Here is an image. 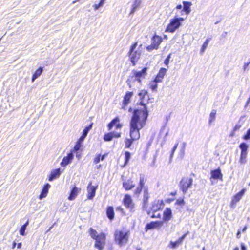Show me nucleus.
Listing matches in <instances>:
<instances>
[{"label":"nucleus","instance_id":"obj_64","mask_svg":"<svg viewBox=\"0 0 250 250\" xmlns=\"http://www.w3.org/2000/svg\"><path fill=\"white\" fill-rule=\"evenodd\" d=\"M227 34V32H224L222 34V36L223 37H225L226 36Z\"/></svg>","mask_w":250,"mask_h":250},{"label":"nucleus","instance_id":"obj_40","mask_svg":"<svg viewBox=\"0 0 250 250\" xmlns=\"http://www.w3.org/2000/svg\"><path fill=\"white\" fill-rule=\"evenodd\" d=\"M92 125H93V124L91 123L89 125L85 127L83 131L82 135L83 136H84L85 137H86L88 131L92 128Z\"/></svg>","mask_w":250,"mask_h":250},{"label":"nucleus","instance_id":"obj_34","mask_svg":"<svg viewBox=\"0 0 250 250\" xmlns=\"http://www.w3.org/2000/svg\"><path fill=\"white\" fill-rule=\"evenodd\" d=\"M29 221L27 220L26 222L23 224L21 228L20 229V234L21 236H24L25 235V231L26 229V227L28 225Z\"/></svg>","mask_w":250,"mask_h":250},{"label":"nucleus","instance_id":"obj_2","mask_svg":"<svg viewBox=\"0 0 250 250\" xmlns=\"http://www.w3.org/2000/svg\"><path fill=\"white\" fill-rule=\"evenodd\" d=\"M123 126V124L121 122L120 118L118 116L115 117L107 125V127L108 130H112L113 127L115 129L112 131L105 133L104 135V140L105 142H109L114 138H119L122 135L121 129Z\"/></svg>","mask_w":250,"mask_h":250},{"label":"nucleus","instance_id":"obj_8","mask_svg":"<svg viewBox=\"0 0 250 250\" xmlns=\"http://www.w3.org/2000/svg\"><path fill=\"white\" fill-rule=\"evenodd\" d=\"M122 203L130 211L133 212L134 211L135 204L130 195L128 194H125Z\"/></svg>","mask_w":250,"mask_h":250},{"label":"nucleus","instance_id":"obj_24","mask_svg":"<svg viewBox=\"0 0 250 250\" xmlns=\"http://www.w3.org/2000/svg\"><path fill=\"white\" fill-rule=\"evenodd\" d=\"M172 217V211L170 208H166L163 212V220L164 222L169 221Z\"/></svg>","mask_w":250,"mask_h":250},{"label":"nucleus","instance_id":"obj_59","mask_svg":"<svg viewBox=\"0 0 250 250\" xmlns=\"http://www.w3.org/2000/svg\"><path fill=\"white\" fill-rule=\"evenodd\" d=\"M166 125L167 123H165V125H163L162 128L160 130V134H161L162 132V130L165 128Z\"/></svg>","mask_w":250,"mask_h":250},{"label":"nucleus","instance_id":"obj_37","mask_svg":"<svg viewBox=\"0 0 250 250\" xmlns=\"http://www.w3.org/2000/svg\"><path fill=\"white\" fill-rule=\"evenodd\" d=\"M148 87L152 91H155L156 88V77L148 84Z\"/></svg>","mask_w":250,"mask_h":250},{"label":"nucleus","instance_id":"obj_38","mask_svg":"<svg viewBox=\"0 0 250 250\" xmlns=\"http://www.w3.org/2000/svg\"><path fill=\"white\" fill-rule=\"evenodd\" d=\"M141 0H135L134 3L132 5L131 8V13H133L136 9L140 5Z\"/></svg>","mask_w":250,"mask_h":250},{"label":"nucleus","instance_id":"obj_30","mask_svg":"<svg viewBox=\"0 0 250 250\" xmlns=\"http://www.w3.org/2000/svg\"><path fill=\"white\" fill-rule=\"evenodd\" d=\"M241 149V153H247L249 146L245 142L241 143L239 146Z\"/></svg>","mask_w":250,"mask_h":250},{"label":"nucleus","instance_id":"obj_19","mask_svg":"<svg viewBox=\"0 0 250 250\" xmlns=\"http://www.w3.org/2000/svg\"><path fill=\"white\" fill-rule=\"evenodd\" d=\"M131 158V154L128 151H126L124 153V162L121 164L120 166L121 168H125L129 162V161Z\"/></svg>","mask_w":250,"mask_h":250},{"label":"nucleus","instance_id":"obj_10","mask_svg":"<svg viewBox=\"0 0 250 250\" xmlns=\"http://www.w3.org/2000/svg\"><path fill=\"white\" fill-rule=\"evenodd\" d=\"M146 67L143 68L140 71L133 70L131 72L132 76H131V77L132 78H135L136 80L140 82L141 79L144 78L146 74Z\"/></svg>","mask_w":250,"mask_h":250},{"label":"nucleus","instance_id":"obj_22","mask_svg":"<svg viewBox=\"0 0 250 250\" xmlns=\"http://www.w3.org/2000/svg\"><path fill=\"white\" fill-rule=\"evenodd\" d=\"M61 174L60 168H58L52 170L48 176V180L50 181H52L54 179L58 178L60 176Z\"/></svg>","mask_w":250,"mask_h":250},{"label":"nucleus","instance_id":"obj_50","mask_svg":"<svg viewBox=\"0 0 250 250\" xmlns=\"http://www.w3.org/2000/svg\"><path fill=\"white\" fill-rule=\"evenodd\" d=\"M102 5L99 2L98 4H95L93 5V8L95 10L98 9L100 6H102Z\"/></svg>","mask_w":250,"mask_h":250},{"label":"nucleus","instance_id":"obj_26","mask_svg":"<svg viewBox=\"0 0 250 250\" xmlns=\"http://www.w3.org/2000/svg\"><path fill=\"white\" fill-rule=\"evenodd\" d=\"M42 71L43 67H40L36 70L32 77L31 81L32 82H33L36 79L38 78L42 74Z\"/></svg>","mask_w":250,"mask_h":250},{"label":"nucleus","instance_id":"obj_52","mask_svg":"<svg viewBox=\"0 0 250 250\" xmlns=\"http://www.w3.org/2000/svg\"><path fill=\"white\" fill-rule=\"evenodd\" d=\"M250 63V62L245 63L244 67H243V69L244 71H246V70H248V67Z\"/></svg>","mask_w":250,"mask_h":250},{"label":"nucleus","instance_id":"obj_60","mask_svg":"<svg viewBox=\"0 0 250 250\" xmlns=\"http://www.w3.org/2000/svg\"><path fill=\"white\" fill-rule=\"evenodd\" d=\"M182 8V6L181 4L177 5L176 6V9H181Z\"/></svg>","mask_w":250,"mask_h":250},{"label":"nucleus","instance_id":"obj_32","mask_svg":"<svg viewBox=\"0 0 250 250\" xmlns=\"http://www.w3.org/2000/svg\"><path fill=\"white\" fill-rule=\"evenodd\" d=\"M156 227V221H152L149 223H147L145 227L146 231L148 230L153 229Z\"/></svg>","mask_w":250,"mask_h":250},{"label":"nucleus","instance_id":"obj_18","mask_svg":"<svg viewBox=\"0 0 250 250\" xmlns=\"http://www.w3.org/2000/svg\"><path fill=\"white\" fill-rule=\"evenodd\" d=\"M106 214L109 220L112 221L115 217V212L113 206H107L105 209Z\"/></svg>","mask_w":250,"mask_h":250},{"label":"nucleus","instance_id":"obj_42","mask_svg":"<svg viewBox=\"0 0 250 250\" xmlns=\"http://www.w3.org/2000/svg\"><path fill=\"white\" fill-rule=\"evenodd\" d=\"M178 145V142H177L175 144L174 146H173V147L172 149V150H171V154H170V158H169V163L171 162V160L172 159V158H173V155H174V153L175 151H176V149L177 148Z\"/></svg>","mask_w":250,"mask_h":250},{"label":"nucleus","instance_id":"obj_46","mask_svg":"<svg viewBox=\"0 0 250 250\" xmlns=\"http://www.w3.org/2000/svg\"><path fill=\"white\" fill-rule=\"evenodd\" d=\"M185 150L181 149L179 152V157L181 158V159H183L184 155H185Z\"/></svg>","mask_w":250,"mask_h":250},{"label":"nucleus","instance_id":"obj_14","mask_svg":"<svg viewBox=\"0 0 250 250\" xmlns=\"http://www.w3.org/2000/svg\"><path fill=\"white\" fill-rule=\"evenodd\" d=\"M81 191V188H77L75 185L72 186L68 197V199L69 201L74 200L79 194V192Z\"/></svg>","mask_w":250,"mask_h":250},{"label":"nucleus","instance_id":"obj_13","mask_svg":"<svg viewBox=\"0 0 250 250\" xmlns=\"http://www.w3.org/2000/svg\"><path fill=\"white\" fill-rule=\"evenodd\" d=\"M133 92L128 91L125 93V95L123 97V100L122 101V108L124 109H125L128 104L130 102L131 98L133 96Z\"/></svg>","mask_w":250,"mask_h":250},{"label":"nucleus","instance_id":"obj_27","mask_svg":"<svg viewBox=\"0 0 250 250\" xmlns=\"http://www.w3.org/2000/svg\"><path fill=\"white\" fill-rule=\"evenodd\" d=\"M167 71V69L164 68L160 69L158 74H157V83L162 81V79H163Z\"/></svg>","mask_w":250,"mask_h":250},{"label":"nucleus","instance_id":"obj_44","mask_svg":"<svg viewBox=\"0 0 250 250\" xmlns=\"http://www.w3.org/2000/svg\"><path fill=\"white\" fill-rule=\"evenodd\" d=\"M81 147V144L79 142H77L76 145L74 146L73 147V150L74 151H78Z\"/></svg>","mask_w":250,"mask_h":250},{"label":"nucleus","instance_id":"obj_39","mask_svg":"<svg viewBox=\"0 0 250 250\" xmlns=\"http://www.w3.org/2000/svg\"><path fill=\"white\" fill-rule=\"evenodd\" d=\"M216 111L215 110H212L211 112L209 115V119L208 123L209 125L211 124V123L214 121L215 119Z\"/></svg>","mask_w":250,"mask_h":250},{"label":"nucleus","instance_id":"obj_57","mask_svg":"<svg viewBox=\"0 0 250 250\" xmlns=\"http://www.w3.org/2000/svg\"><path fill=\"white\" fill-rule=\"evenodd\" d=\"M241 249L242 250H247L246 247L243 243H242L241 245Z\"/></svg>","mask_w":250,"mask_h":250},{"label":"nucleus","instance_id":"obj_17","mask_svg":"<svg viewBox=\"0 0 250 250\" xmlns=\"http://www.w3.org/2000/svg\"><path fill=\"white\" fill-rule=\"evenodd\" d=\"M222 177L223 174H222L221 169L219 168L215 170H213L211 171L210 180H211V179H214L216 180L220 179L222 180Z\"/></svg>","mask_w":250,"mask_h":250},{"label":"nucleus","instance_id":"obj_63","mask_svg":"<svg viewBox=\"0 0 250 250\" xmlns=\"http://www.w3.org/2000/svg\"><path fill=\"white\" fill-rule=\"evenodd\" d=\"M105 0H100L99 2L103 5L104 3Z\"/></svg>","mask_w":250,"mask_h":250},{"label":"nucleus","instance_id":"obj_54","mask_svg":"<svg viewBox=\"0 0 250 250\" xmlns=\"http://www.w3.org/2000/svg\"><path fill=\"white\" fill-rule=\"evenodd\" d=\"M186 145H187V144L186 142H183L181 149L185 150Z\"/></svg>","mask_w":250,"mask_h":250},{"label":"nucleus","instance_id":"obj_58","mask_svg":"<svg viewBox=\"0 0 250 250\" xmlns=\"http://www.w3.org/2000/svg\"><path fill=\"white\" fill-rule=\"evenodd\" d=\"M157 228H158L162 225L163 222L157 221Z\"/></svg>","mask_w":250,"mask_h":250},{"label":"nucleus","instance_id":"obj_1","mask_svg":"<svg viewBox=\"0 0 250 250\" xmlns=\"http://www.w3.org/2000/svg\"><path fill=\"white\" fill-rule=\"evenodd\" d=\"M147 94V92L146 90H141L139 93L141 101L137 104L143 107L140 108H137L133 110L130 120L129 126L142 129L146 125L148 114L146 105L144 103V99Z\"/></svg>","mask_w":250,"mask_h":250},{"label":"nucleus","instance_id":"obj_33","mask_svg":"<svg viewBox=\"0 0 250 250\" xmlns=\"http://www.w3.org/2000/svg\"><path fill=\"white\" fill-rule=\"evenodd\" d=\"M211 40V38H208L206 39V40L205 41V42H204L201 48V50H200V53L201 54H203L204 51H205V50L206 49V48H207L208 46V43L209 42V41H210Z\"/></svg>","mask_w":250,"mask_h":250},{"label":"nucleus","instance_id":"obj_36","mask_svg":"<svg viewBox=\"0 0 250 250\" xmlns=\"http://www.w3.org/2000/svg\"><path fill=\"white\" fill-rule=\"evenodd\" d=\"M247 153H241L239 159V163L241 164H245L247 162Z\"/></svg>","mask_w":250,"mask_h":250},{"label":"nucleus","instance_id":"obj_31","mask_svg":"<svg viewBox=\"0 0 250 250\" xmlns=\"http://www.w3.org/2000/svg\"><path fill=\"white\" fill-rule=\"evenodd\" d=\"M136 140H134L133 139V138H126L125 140V148H129L133 142L134 141H135Z\"/></svg>","mask_w":250,"mask_h":250},{"label":"nucleus","instance_id":"obj_3","mask_svg":"<svg viewBox=\"0 0 250 250\" xmlns=\"http://www.w3.org/2000/svg\"><path fill=\"white\" fill-rule=\"evenodd\" d=\"M88 231L91 238L95 240L94 247L98 250H104L106 244V234L103 232L98 234L92 228H90Z\"/></svg>","mask_w":250,"mask_h":250},{"label":"nucleus","instance_id":"obj_21","mask_svg":"<svg viewBox=\"0 0 250 250\" xmlns=\"http://www.w3.org/2000/svg\"><path fill=\"white\" fill-rule=\"evenodd\" d=\"M188 233V232L186 233L175 242H171L170 245L171 248L175 249V248L178 247L181 244H182L183 240H184V239L185 238V237H186Z\"/></svg>","mask_w":250,"mask_h":250},{"label":"nucleus","instance_id":"obj_15","mask_svg":"<svg viewBox=\"0 0 250 250\" xmlns=\"http://www.w3.org/2000/svg\"><path fill=\"white\" fill-rule=\"evenodd\" d=\"M123 187L126 191L132 189L135 187V184L131 179L125 180L122 183Z\"/></svg>","mask_w":250,"mask_h":250},{"label":"nucleus","instance_id":"obj_53","mask_svg":"<svg viewBox=\"0 0 250 250\" xmlns=\"http://www.w3.org/2000/svg\"><path fill=\"white\" fill-rule=\"evenodd\" d=\"M162 38L157 35V47L160 42H162Z\"/></svg>","mask_w":250,"mask_h":250},{"label":"nucleus","instance_id":"obj_61","mask_svg":"<svg viewBox=\"0 0 250 250\" xmlns=\"http://www.w3.org/2000/svg\"><path fill=\"white\" fill-rule=\"evenodd\" d=\"M250 102V98H249V99H248V100L247 101V103H246V105H245V108L248 106V105L249 104Z\"/></svg>","mask_w":250,"mask_h":250},{"label":"nucleus","instance_id":"obj_45","mask_svg":"<svg viewBox=\"0 0 250 250\" xmlns=\"http://www.w3.org/2000/svg\"><path fill=\"white\" fill-rule=\"evenodd\" d=\"M156 47V44L152 43L150 45H148L146 47V49L148 51H150L153 49H155Z\"/></svg>","mask_w":250,"mask_h":250},{"label":"nucleus","instance_id":"obj_56","mask_svg":"<svg viewBox=\"0 0 250 250\" xmlns=\"http://www.w3.org/2000/svg\"><path fill=\"white\" fill-rule=\"evenodd\" d=\"M153 141V138H150L149 141L148 142V143H147V147H148L151 144V143H152Z\"/></svg>","mask_w":250,"mask_h":250},{"label":"nucleus","instance_id":"obj_5","mask_svg":"<svg viewBox=\"0 0 250 250\" xmlns=\"http://www.w3.org/2000/svg\"><path fill=\"white\" fill-rule=\"evenodd\" d=\"M138 45L137 42H134L130 47L129 50L127 53L129 60L131 61L133 66H135L136 62L139 60L141 55V51L139 49L136 50Z\"/></svg>","mask_w":250,"mask_h":250},{"label":"nucleus","instance_id":"obj_28","mask_svg":"<svg viewBox=\"0 0 250 250\" xmlns=\"http://www.w3.org/2000/svg\"><path fill=\"white\" fill-rule=\"evenodd\" d=\"M183 4L184 6L183 11L185 12L187 14H188L190 12L191 3L190 2L184 1H183Z\"/></svg>","mask_w":250,"mask_h":250},{"label":"nucleus","instance_id":"obj_7","mask_svg":"<svg viewBox=\"0 0 250 250\" xmlns=\"http://www.w3.org/2000/svg\"><path fill=\"white\" fill-rule=\"evenodd\" d=\"M193 179L188 177H183L180 182V188L184 194H186L192 184Z\"/></svg>","mask_w":250,"mask_h":250},{"label":"nucleus","instance_id":"obj_62","mask_svg":"<svg viewBox=\"0 0 250 250\" xmlns=\"http://www.w3.org/2000/svg\"><path fill=\"white\" fill-rule=\"evenodd\" d=\"M16 246V243L15 241H14L12 244V248L13 249L15 248Z\"/></svg>","mask_w":250,"mask_h":250},{"label":"nucleus","instance_id":"obj_11","mask_svg":"<svg viewBox=\"0 0 250 250\" xmlns=\"http://www.w3.org/2000/svg\"><path fill=\"white\" fill-rule=\"evenodd\" d=\"M97 188V186L92 185V182H90L87 186V198L88 200H92L96 194V191Z\"/></svg>","mask_w":250,"mask_h":250},{"label":"nucleus","instance_id":"obj_35","mask_svg":"<svg viewBox=\"0 0 250 250\" xmlns=\"http://www.w3.org/2000/svg\"><path fill=\"white\" fill-rule=\"evenodd\" d=\"M149 198L148 190L147 189H145L144 190L143 200L144 205L147 204L148 199Z\"/></svg>","mask_w":250,"mask_h":250},{"label":"nucleus","instance_id":"obj_51","mask_svg":"<svg viewBox=\"0 0 250 250\" xmlns=\"http://www.w3.org/2000/svg\"><path fill=\"white\" fill-rule=\"evenodd\" d=\"M85 137H85L84 136H83L82 135V136L80 137V138L78 140L77 142H79L81 144V142L84 139V138Z\"/></svg>","mask_w":250,"mask_h":250},{"label":"nucleus","instance_id":"obj_6","mask_svg":"<svg viewBox=\"0 0 250 250\" xmlns=\"http://www.w3.org/2000/svg\"><path fill=\"white\" fill-rule=\"evenodd\" d=\"M184 21L183 18H175L170 20V23L167 27L166 31L173 33L181 25V21Z\"/></svg>","mask_w":250,"mask_h":250},{"label":"nucleus","instance_id":"obj_41","mask_svg":"<svg viewBox=\"0 0 250 250\" xmlns=\"http://www.w3.org/2000/svg\"><path fill=\"white\" fill-rule=\"evenodd\" d=\"M178 145V142H177L175 144L174 146H173V147L172 149V150H171V154H170V158H169V163L171 162V160L172 159V158H173V155H174V153L175 151H176V149L177 148Z\"/></svg>","mask_w":250,"mask_h":250},{"label":"nucleus","instance_id":"obj_49","mask_svg":"<svg viewBox=\"0 0 250 250\" xmlns=\"http://www.w3.org/2000/svg\"><path fill=\"white\" fill-rule=\"evenodd\" d=\"M102 5L99 2L98 4H95L93 5V8L95 10L98 9L100 6H102Z\"/></svg>","mask_w":250,"mask_h":250},{"label":"nucleus","instance_id":"obj_12","mask_svg":"<svg viewBox=\"0 0 250 250\" xmlns=\"http://www.w3.org/2000/svg\"><path fill=\"white\" fill-rule=\"evenodd\" d=\"M141 129L129 126V135L130 137L136 141L138 140L140 137V130Z\"/></svg>","mask_w":250,"mask_h":250},{"label":"nucleus","instance_id":"obj_9","mask_svg":"<svg viewBox=\"0 0 250 250\" xmlns=\"http://www.w3.org/2000/svg\"><path fill=\"white\" fill-rule=\"evenodd\" d=\"M146 178L143 175H141L138 186L133 191V194L135 196H138L142 191L143 188L144 187Z\"/></svg>","mask_w":250,"mask_h":250},{"label":"nucleus","instance_id":"obj_20","mask_svg":"<svg viewBox=\"0 0 250 250\" xmlns=\"http://www.w3.org/2000/svg\"><path fill=\"white\" fill-rule=\"evenodd\" d=\"M73 158V155L72 152H71L67 154V155L64 157H63L62 161L61 163V166L62 167H65L68 164H69Z\"/></svg>","mask_w":250,"mask_h":250},{"label":"nucleus","instance_id":"obj_16","mask_svg":"<svg viewBox=\"0 0 250 250\" xmlns=\"http://www.w3.org/2000/svg\"><path fill=\"white\" fill-rule=\"evenodd\" d=\"M245 190L242 189L241 191L235 194L231 202V207L234 208V205H235L238 202H239L242 198V196L244 194Z\"/></svg>","mask_w":250,"mask_h":250},{"label":"nucleus","instance_id":"obj_23","mask_svg":"<svg viewBox=\"0 0 250 250\" xmlns=\"http://www.w3.org/2000/svg\"><path fill=\"white\" fill-rule=\"evenodd\" d=\"M50 188V184H49L48 183H46V184H45V185L43 187V188L42 190L41 194H40V195L39 196V198L40 200L42 199L43 198H45L47 196V193L48 192L49 189Z\"/></svg>","mask_w":250,"mask_h":250},{"label":"nucleus","instance_id":"obj_25","mask_svg":"<svg viewBox=\"0 0 250 250\" xmlns=\"http://www.w3.org/2000/svg\"><path fill=\"white\" fill-rule=\"evenodd\" d=\"M107 153H105L103 155H101L100 154H97L95 157L93 159L94 164H97L100 162V160H104L107 156Z\"/></svg>","mask_w":250,"mask_h":250},{"label":"nucleus","instance_id":"obj_48","mask_svg":"<svg viewBox=\"0 0 250 250\" xmlns=\"http://www.w3.org/2000/svg\"><path fill=\"white\" fill-rule=\"evenodd\" d=\"M170 58V54H169L167 58L164 61V63L165 65H167L169 62V60Z\"/></svg>","mask_w":250,"mask_h":250},{"label":"nucleus","instance_id":"obj_4","mask_svg":"<svg viewBox=\"0 0 250 250\" xmlns=\"http://www.w3.org/2000/svg\"><path fill=\"white\" fill-rule=\"evenodd\" d=\"M130 235V230L125 227L117 229L114 233V241L120 247L125 246L128 243Z\"/></svg>","mask_w":250,"mask_h":250},{"label":"nucleus","instance_id":"obj_43","mask_svg":"<svg viewBox=\"0 0 250 250\" xmlns=\"http://www.w3.org/2000/svg\"><path fill=\"white\" fill-rule=\"evenodd\" d=\"M243 139L245 140H250V128L247 130L246 134L243 137Z\"/></svg>","mask_w":250,"mask_h":250},{"label":"nucleus","instance_id":"obj_55","mask_svg":"<svg viewBox=\"0 0 250 250\" xmlns=\"http://www.w3.org/2000/svg\"><path fill=\"white\" fill-rule=\"evenodd\" d=\"M116 209L119 211L124 212V209L121 206L117 207Z\"/></svg>","mask_w":250,"mask_h":250},{"label":"nucleus","instance_id":"obj_47","mask_svg":"<svg viewBox=\"0 0 250 250\" xmlns=\"http://www.w3.org/2000/svg\"><path fill=\"white\" fill-rule=\"evenodd\" d=\"M176 204L179 206H182L184 204V201L183 199H178L176 201Z\"/></svg>","mask_w":250,"mask_h":250},{"label":"nucleus","instance_id":"obj_29","mask_svg":"<svg viewBox=\"0 0 250 250\" xmlns=\"http://www.w3.org/2000/svg\"><path fill=\"white\" fill-rule=\"evenodd\" d=\"M245 116H241L238 121V123L237 125H236L233 128V131L235 132L237 130H239L240 128L242 126L243 124L245 122Z\"/></svg>","mask_w":250,"mask_h":250}]
</instances>
